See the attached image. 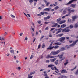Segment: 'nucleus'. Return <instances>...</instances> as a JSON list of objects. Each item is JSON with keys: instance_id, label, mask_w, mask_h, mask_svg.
I'll return each instance as SVG.
<instances>
[{"instance_id": "1", "label": "nucleus", "mask_w": 78, "mask_h": 78, "mask_svg": "<svg viewBox=\"0 0 78 78\" xmlns=\"http://www.w3.org/2000/svg\"><path fill=\"white\" fill-rule=\"evenodd\" d=\"M53 42H51L50 44V45L49 46V47L47 48V50H52V49H58L59 48V46L58 45H56L55 46L52 47L53 45Z\"/></svg>"}, {"instance_id": "2", "label": "nucleus", "mask_w": 78, "mask_h": 78, "mask_svg": "<svg viewBox=\"0 0 78 78\" xmlns=\"http://www.w3.org/2000/svg\"><path fill=\"white\" fill-rule=\"evenodd\" d=\"M65 11H68V12H69L68 13L69 14H70L72 12H75V10L74 9H72V8H70V7H68V8H65L64 10Z\"/></svg>"}, {"instance_id": "3", "label": "nucleus", "mask_w": 78, "mask_h": 78, "mask_svg": "<svg viewBox=\"0 0 78 78\" xmlns=\"http://www.w3.org/2000/svg\"><path fill=\"white\" fill-rule=\"evenodd\" d=\"M61 20V18L60 17L57 20V23H59V24H62L66 22V20Z\"/></svg>"}, {"instance_id": "4", "label": "nucleus", "mask_w": 78, "mask_h": 78, "mask_svg": "<svg viewBox=\"0 0 78 78\" xmlns=\"http://www.w3.org/2000/svg\"><path fill=\"white\" fill-rule=\"evenodd\" d=\"M58 30L62 31V32H65L66 33H67V32H69L70 31V29H67V27L63 29L60 28L58 29Z\"/></svg>"}, {"instance_id": "5", "label": "nucleus", "mask_w": 78, "mask_h": 78, "mask_svg": "<svg viewBox=\"0 0 78 78\" xmlns=\"http://www.w3.org/2000/svg\"><path fill=\"white\" fill-rule=\"evenodd\" d=\"M60 52V51L58 50L56 51H52L50 54L51 55H58Z\"/></svg>"}, {"instance_id": "6", "label": "nucleus", "mask_w": 78, "mask_h": 78, "mask_svg": "<svg viewBox=\"0 0 78 78\" xmlns=\"http://www.w3.org/2000/svg\"><path fill=\"white\" fill-rule=\"evenodd\" d=\"M66 39V38L64 37H62L58 39V41H60L62 43H64L65 42V41H64Z\"/></svg>"}, {"instance_id": "7", "label": "nucleus", "mask_w": 78, "mask_h": 78, "mask_svg": "<svg viewBox=\"0 0 78 78\" xmlns=\"http://www.w3.org/2000/svg\"><path fill=\"white\" fill-rule=\"evenodd\" d=\"M78 41V40H77L75 41H73V43H72V44H70L69 46L70 47H73V46L76 44Z\"/></svg>"}, {"instance_id": "8", "label": "nucleus", "mask_w": 78, "mask_h": 78, "mask_svg": "<svg viewBox=\"0 0 78 78\" xmlns=\"http://www.w3.org/2000/svg\"><path fill=\"white\" fill-rule=\"evenodd\" d=\"M56 56H51V55H47V56L46 57V58H56Z\"/></svg>"}, {"instance_id": "9", "label": "nucleus", "mask_w": 78, "mask_h": 78, "mask_svg": "<svg viewBox=\"0 0 78 78\" xmlns=\"http://www.w3.org/2000/svg\"><path fill=\"white\" fill-rule=\"evenodd\" d=\"M57 59V58H51L50 59V61L51 62H54Z\"/></svg>"}, {"instance_id": "10", "label": "nucleus", "mask_w": 78, "mask_h": 78, "mask_svg": "<svg viewBox=\"0 0 78 78\" xmlns=\"http://www.w3.org/2000/svg\"><path fill=\"white\" fill-rule=\"evenodd\" d=\"M78 18V16H75L72 17V19H73L72 21H75V20L76 19H77Z\"/></svg>"}, {"instance_id": "11", "label": "nucleus", "mask_w": 78, "mask_h": 78, "mask_svg": "<svg viewBox=\"0 0 78 78\" xmlns=\"http://www.w3.org/2000/svg\"><path fill=\"white\" fill-rule=\"evenodd\" d=\"M73 25L71 24L69 26L66 27V28H67L68 30L69 28H70V29H72V28H73Z\"/></svg>"}, {"instance_id": "12", "label": "nucleus", "mask_w": 78, "mask_h": 78, "mask_svg": "<svg viewBox=\"0 0 78 78\" xmlns=\"http://www.w3.org/2000/svg\"><path fill=\"white\" fill-rule=\"evenodd\" d=\"M50 16H47V17H44V20H45V21H47V20L48 19H50Z\"/></svg>"}, {"instance_id": "13", "label": "nucleus", "mask_w": 78, "mask_h": 78, "mask_svg": "<svg viewBox=\"0 0 78 78\" xmlns=\"http://www.w3.org/2000/svg\"><path fill=\"white\" fill-rule=\"evenodd\" d=\"M77 0H71L67 4V5H69V4H71L72 2H74V1H77Z\"/></svg>"}, {"instance_id": "14", "label": "nucleus", "mask_w": 78, "mask_h": 78, "mask_svg": "<svg viewBox=\"0 0 78 78\" xmlns=\"http://www.w3.org/2000/svg\"><path fill=\"white\" fill-rule=\"evenodd\" d=\"M64 35V34H59L56 35L57 37H61V36H62Z\"/></svg>"}, {"instance_id": "15", "label": "nucleus", "mask_w": 78, "mask_h": 78, "mask_svg": "<svg viewBox=\"0 0 78 78\" xmlns=\"http://www.w3.org/2000/svg\"><path fill=\"white\" fill-rule=\"evenodd\" d=\"M67 72L66 70H63L61 71V73H67Z\"/></svg>"}, {"instance_id": "16", "label": "nucleus", "mask_w": 78, "mask_h": 78, "mask_svg": "<svg viewBox=\"0 0 78 78\" xmlns=\"http://www.w3.org/2000/svg\"><path fill=\"white\" fill-rule=\"evenodd\" d=\"M58 26V23H56L53 24V25L52 26V27H56Z\"/></svg>"}, {"instance_id": "17", "label": "nucleus", "mask_w": 78, "mask_h": 78, "mask_svg": "<svg viewBox=\"0 0 78 78\" xmlns=\"http://www.w3.org/2000/svg\"><path fill=\"white\" fill-rule=\"evenodd\" d=\"M61 43H59V42H57L55 43L54 44H53V45H61Z\"/></svg>"}, {"instance_id": "18", "label": "nucleus", "mask_w": 78, "mask_h": 78, "mask_svg": "<svg viewBox=\"0 0 78 78\" xmlns=\"http://www.w3.org/2000/svg\"><path fill=\"white\" fill-rule=\"evenodd\" d=\"M50 9H51V8H45L44 9V11H50Z\"/></svg>"}, {"instance_id": "19", "label": "nucleus", "mask_w": 78, "mask_h": 78, "mask_svg": "<svg viewBox=\"0 0 78 78\" xmlns=\"http://www.w3.org/2000/svg\"><path fill=\"white\" fill-rule=\"evenodd\" d=\"M54 65L53 64H50L48 65V67L51 68L52 67H54Z\"/></svg>"}, {"instance_id": "20", "label": "nucleus", "mask_w": 78, "mask_h": 78, "mask_svg": "<svg viewBox=\"0 0 78 78\" xmlns=\"http://www.w3.org/2000/svg\"><path fill=\"white\" fill-rule=\"evenodd\" d=\"M0 40L1 41H4L5 40V37H0Z\"/></svg>"}, {"instance_id": "21", "label": "nucleus", "mask_w": 78, "mask_h": 78, "mask_svg": "<svg viewBox=\"0 0 78 78\" xmlns=\"http://www.w3.org/2000/svg\"><path fill=\"white\" fill-rule=\"evenodd\" d=\"M66 27V24H62L61 25V28H65Z\"/></svg>"}, {"instance_id": "22", "label": "nucleus", "mask_w": 78, "mask_h": 78, "mask_svg": "<svg viewBox=\"0 0 78 78\" xmlns=\"http://www.w3.org/2000/svg\"><path fill=\"white\" fill-rule=\"evenodd\" d=\"M45 43H43V44L42 45L41 47L42 48H45Z\"/></svg>"}, {"instance_id": "23", "label": "nucleus", "mask_w": 78, "mask_h": 78, "mask_svg": "<svg viewBox=\"0 0 78 78\" xmlns=\"http://www.w3.org/2000/svg\"><path fill=\"white\" fill-rule=\"evenodd\" d=\"M64 55V53H62L61 55H60L59 56V58H60L61 59L62 58L63 56V55Z\"/></svg>"}, {"instance_id": "24", "label": "nucleus", "mask_w": 78, "mask_h": 78, "mask_svg": "<svg viewBox=\"0 0 78 78\" xmlns=\"http://www.w3.org/2000/svg\"><path fill=\"white\" fill-rule=\"evenodd\" d=\"M75 28H78V22L77 23H76L75 25H74Z\"/></svg>"}, {"instance_id": "25", "label": "nucleus", "mask_w": 78, "mask_h": 78, "mask_svg": "<svg viewBox=\"0 0 78 78\" xmlns=\"http://www.w3.org/2000/svg\"><path fill=\"white\" fill-rule=\"evenodd\" d=\"M35 73V71H34L33 72H31L30 73V74H28V76H30V75H33V74H34Z\"/></svg>"}, {"instance_id": "26", "label": "nucleus", "mask_w": 78, "mask_h": 78, "mask_svg": "<svg viewBox=\"0 0 78 78\" xmlns=\"http://www.w3.org/2000/svg\"><path fill=\"white\" fill-rule=\"evenodd\" d=\"M76 6V4H71V7L73 8H75V6Z\"/></svg>"}, {"instance_id": "27", "label": "nucleus", "mask_w": 78, "mask_h": 78, "mask_svg": "<svg viewBox=\"0 0 78 78\" xmlns=\"http://www.w3.org/2000/svg\"><path fill=\"white\" fill-rule=\"evenodd\" d=\"M58 62H59L58 61V60H56L55 62V64L56 65H58Z\"/></svg>"}, {"instance_id": "28", "label": "nucleus", "mask_w": 78, "mask_h": 78, "mask_svg": "<svg viewBox=\"0 0 78 78\" xmlns=\"http://www.w3.org/2000/svg\"><path fill=\"white\" fill-rule=\"evenodd\" d=\"M69 63V62H68V60H66V62L64 64V66H66L67 64Z\"/></svg>"}, {"instance_id": "29", "label": "nucleus", "mask_w": 78, "mask_h": 78, "mask_svg": "<svg viewBox=\"0 0 78 78\" xmlns=\"http://www.w3.org/2000/svg\"><path fill=\"white\" fill-rule=\"evenodd\" d=\"M59 7L58 6H57L56 7H55L54 8V9H55V10H57V9H59Z\"/></svg>"}, {"instance_id": "30", "label": "nucleus", "mask_w": 78, "mask_h": 78, "mask_svg": "<svg viewBox=\"0 0 78 78\" xmlns=\"http://www.w3.org/2000/svg\"><path fill=\"white\" fill-rule=\"evenodd\" d=\"M61 50H62V51H64V50H66V48L64 47H62L61 48Z\"/></svg>"}, {"instance_id": "31", "label": "nucleus", "mask_w": 78, "mask_h": 78, "mask_svg": "<svg viewBox=\"0 0 78 78\" xmlns=\"http://www.w3.org/2000/svg\"><path fill=\"white\" fill-rule=\"evenodd\" d=\"M29 1V2L30 3V4H31V3H32V2H33V1H34V0H28Z\"/></svg>"}, {"instance_id": "32", "label": "nucleus", "mask_w": 78, "mask_h": 78, "mask_svg": "<svg viewBox=\"0 0 78 78\" xmlns=\"http://www.w3.org/2000/svg\"><path fill=\"white\" fill-rule=\"evenodd\" d=\"M77 66H76L74 68H73V69H71V71H73V70H75V69H76L77 67Z\"/></svg>"}, {"instance_id": "33", "label": "nucleus", "mask_w": 78, "mask_h": 78, "mask_svg": "<svg viewBox=\"0 0 78 78\" xmlns=\"http://www.w3.org/2000/svg\"><path fill=\"white\" fill-rule=\"evenodd\" d=\"M66 58V57H62L61 59V61H62L63 60H64Z\"/></svg>"}, {"instance_id": "34", "label": "nucleus", "mask_w": 78, "mask_h": 78, "mask_svg": "<svg viewBox=\"0 0 78 78\" xmlns=\"http://www.w3.org/2000/svg\"><path fill=\"white\" fill-rule=\"evenodd\" d=\"M66 13H67V11H66L65 10H64L63 11V14H66Z\"/></svg>"}, {"instance_id": "35", "label": "nucleus", "mask_w": 78, "mask_h": 78, "mask_svg": "<svg viewBox=\"0 0 78 78\" xmlns=\"http://www.w3.org/2000/svg\"><path fill=\"white\" fill-rule=\"evenodd\" d=\"M46 63H49L50 62V60H46Z\"/></svg>"}, {"instance_id": "36", "label": "nucleus", "mask_w": 78, "mask_h": 78, "mask_svg": "<svg viewBox=\"0 0 78 78\" xmlns=\"http://www.w3.org/2000/svg\"><path fill=\"white\" fill-rule=\"evenodd\" d=\"M54 68L55 70H57V71H58V72H59V70L55 66H54Z\"/></svg>"}, {"instance_id": "37", "label": "nucleus", "mask_w": 78, "mask_h": 78, "mask_svg": "<svg viewBox=\"0 0 78 78\" xmlns=\"http://www.w3.org/2000/svg\"><path fill=\"white\" fill-rule=\"evenodd\" d=\"M10 52H11V53H13L14 54V51L13 50H11L10 51Z\"/></svg>"}, {"instance_id": "38", "label": "nucleus", "mask_w": 78, "mask_h": 78, "mask_svg": "<svg viewBox=\"0 0 78 78\" xmlns=\"http://www.w3.org/2000/svg\"><path fill=\"white\" fill-rule=\"evenodd\" d=\"M49 4H50V3L48 2L47 3H46V6H48V5H49Z\"/></svg>"}, {"instance_id": "39", "label": "nucleus", "mask_w": 78, "mask_h": 78, "mask_svg": "<svg viewBox=\"0 0 78 78\" xmlns=\"http://www.w3.org/2000/svg\"><path fill=\"white\" fill-rule=\"evenodd\" d=\"M40 14H41V15H44V12H41Z\"/></svg>"}, {"instance_id": "40", "label": "nucleus", "mask_w": 78, "mask_h": 78, "mask_svg": "<svg viewBox=\"0 0 78 78\" xmlns=\"http://www.w3.org/2000/svg\"><path fill=\"white\" fill-rule=\"evenodd\" d=\"M66 48L68 49V48H70V47L69 46L67 45L66 46Z\"/></svg>"}, {"instance_id": "41", "label": "nucleus", "mask_w": 78, "mask_h": 78, "mask_svg": "<svg viewBox=\"0 0 78 78\" xmlns=\"http://www.w3.org/2000/svg\"><path fill=\"white\" fill-rule=\"evenodd\" d=\"M68 21L69 22H72V20H70L69 19H68Z\"/></svg>"}, {"instance_id": "42", "label": "nucleus", "mask_w": 78, "mask_h": 78, "mask_svg": "<svg viewBox=\"0 0 78 78\" xmlns=\"http://www.w3.org/2000/svg\"><path fill=\"white\" fill-rule=\"evenodd\" d=\"M11 16L13 18H15V16H14L12 14L11 15Z\"/></svg>"}, {"instance_id": "43", "label": "nucleus", "mask_w": 78, "mask_h": 78, "mask_svg": "<svg viewBox=\"0 0 78 78\" xmlns=\"http://www.w3.org/2000/svg\"><path fill=\"white\" fill-rule=\"evenodd\" d=\"M61 32V30H59L56 33V34H57Z\"/></svg>"}, {"instance_id": "44", "label": "nucleus", "mask_w": 78, "mask_h": 78, "mask_svg": "<svg viewBox=\"0 0 78 78\" xmlns=\"http://www.w3.org/2000/svg\"><path fill=\"white\" fill-rule=\"evenodd\" d=\"M75 75H78V69L77 70V72H76L75 73Z\"/></svg>"}, {"instance_id": "45", "label": "nucleus", "mask_w": 78, "mask_h": 78, "mask_svg": "<svg viewBox=\"0 0 78 78\" xmlns=\"http://www.w3.org/2000/svg\"><path fill=\"white\" fill-rule=\"evenodd\" d=\"M48 29H49L48 27H47L46 28H45V30H48Z\"/></svg>"}, {"instance_id": "46", "label": "nucleus", "mask_w": 78, "mask_h": 78, "mask_svg": "<svg viewBox=\"0 0 78 78\" xmlns=\"http://www.w3.org/2000/svg\"><path fill=\"white\" fill-rule=\"evenodd\" d=\"M44 75V76H47V73H45Z\"/></svg>"}, {"instance_id": "47", "label": "nucleus", "mask_w": 78, "mask_h": 78, "mask_svg": "<svg viewBox=\"0 0 78 78\" xmlns=\"http://www.w3.org/2000/svg\"><path fill=\"white\" fill-rule=\"evenodd\" d=\"M8 34V33H7V32H5L4 33V36H6V35H7Z\"/></svg>"}, {"instance_id": "48", "label": "nucleus", "mask_w": 78, "mask_h": 78, "mask_svg": "<svg viewBox=\"0 0 78 78\" xmlns=\"http://www.w3.org/2000/svg\"><path fill=\"white\" fill-rule=\"evenodd\" d=\"M44 13L45 14H48V13L47 12H44Z\"/></svg>"}, {"instance_id": "49", "label": "nucleus", "mask_w": 78, "mask_h": 78, "mask_svg": "<svg viewBox=\"0 0 78 78\" xmlns=\"http://www.w3.org/2000/svg\"><path fill=\"white\" fill-rule=\"evenodd\" d=\"M41 48V44H39V45H38V49H39V48Z\"/></svg>"}, {"instance_id": "50", "label": "nucleus", "mask_w": 78, "mask_h": 78, "mask_svg": "<svg viewBox=\"0 0 78 78\" xmlns=\"http://www.w3.org/2000/svg\"><path fill=\"white\" fill-rule=\"evenodd\" d=\"M33 57H34L33 55H31L30 57V59H32V58H33Z\"/></svg>"}, {"instance_id": "51", "label": "nucleus", "mask_w": 78, "mask_h": 78, "mask_svg": "<svg viewBox=\"0 0 78 78\" xmlns=\"http://www.w3.org/2000/svg\"><path fill=\"white\" fill-rule=\"evenodd\" d=\"M51 70H55V69L53 67H51Z\"/></svg>"}, {"instance_id": "52", "label": "nucleus", "mask_w": 78, "mask_h": 78, "mask_svg": "<svg viewBox=\"0 0 78 78\" xmlns=\"http://www.w3.org/2000/svg\"><path fill=\"white\" fill-rule=\"evenodd\" d=\"M31 29H32V31H33L34 33V28H31Z\"/></svg>"}, {"instance_id": "53", "label": "nucleus", "mask_w": 78, "mask_h": 78, "mask_svg": "<svg viewBox=\"0 0 78 78\" xmlns=\"http://www.w3.org/2000/svg\"><path fill=\"white\" fill-rule=\"evenodd\" d=\"M50 23V22H46L44 23H45V24H48V23Z\"/></svg>"}, {"instance_id": "54", "label": "nucleus", "mask_w": 78, "mask_h": 78, "mask_svg": "<svg viewBox=\"0 0 78 78\" xmlns=\"http://www.w3.org/2000/svg\"><path fill=\"white\" fill-rule=\"evenodd\" d=\"M49 37H52V35H51V34H50L49 35Z\"/></svg>"}, {"instance_id": "55", "label": "nucleus", "mask_w": 78, "mask_h": 78, "mask_svg": "<svg viewBox=\"0 0 78 78\" xmlns=\"http://www.w3.org/2000/svg\"><path fill=\"white\" fill-rule=\"evenodd\" d=\"M44 37V36H42V37H41V38H40V40H42V39H43Z\"/></svg>"}, {"instance_id": "56", "label": "nucleus", "mask_w": 78, "mask_h": 78, "mask_svg": "<svg viewBox=\"0 0 78 78\" xmlns=\"http://www.w3.org/2000/svg\"><path fill=\"white\" fill-rule=\"evenodd\" d=\"M33 78V76H29L28 78Z\"/></svg>"}, {"instance_id": "57", "label": "nucleus", "mask_w": 78, "mask_h": 78, "mask_svg": "<svg viewBox=\"0 0 78 78\" xmlns=\"http://www.w3.org/2000/svg\"><path fill=\"white\" fill-rule=\"evenodd\" d=\"M55 28H51V29L50 30V31H53V30H54V29H55Z\"/></svg>"}, {"instance_id": "58", "label": "nucleus", "mask_w": 78, "mask_h": 78, "mask_svg": "<svg viewBox=\"0 0 78 78\" xmlns=\"http://www.w3.org/2000/svg\"><path fill=\"white\" fill-rule=\"evenodd\" d=\"M35 40H36V38H34V39L33 41V42L34 43V41H35Z\"/></svg>"}, {"instance_id": "59", "label": "nucleus", "mask_w": 78, "mask_h": 78, "mask_svg": "<svg viewBox=\"0 0 78 78\" xmlns=\"http://www.w3.org/2000/svg\"><path fill=\"white\" fill-rule=\"evenodd\" d=\"M65 38H66V39H69V37H66Z\"/></svg>"}, {"instance_id": "60", "label": "nucleus", "mask_w": 78, "mask_h": 78, "mask_svg": "<svg viewBox=\"0 0 78 78\" xmlns=\"http://www.w3.org/2000/svg\"><path fill=\"white\" fill-rule=\"evenodd\" d=\"M70 14H69L68 13V14H67L66 15H65V17H66V16H70Z\"/></svg>"}, {"instance_id": "61", "label": "nucleus", "mask_w": 78, "mask_h": 78, "mask_svg": "<svg viewBox=\"0 0 78 78\" xmlns=\"http://www.w3.org/2000/svg\"><path fill=\"white\" fill-rule=\"evenodd\" d=\"M22 34H23V33H21L20 34V35L21 36H22Z\"/></svg>"}, {"instance_id": "62", "label": "nucleus", "mask_w": 78, "mask_h": 78, "mask_svg": "<svg viewBox=\"0 0 78 78\" xmlns=\"http://www.w3.org/2000/svg\"><path fill=\"white\" fill-rule=\"evenodd\" d=\"M36 35H37L38 34V32L36 31Z\"/></svg>"}, {"instance_id": "63", "label": "nucleus", "mask_w": 78, "mask_h": 78, "mask_svg": "<svg viewBox=\"0 0 78 78\" xmlns=\"http://www.w3.org/2000/svg\"><path fill=\"white\" fill-rule=\"evenodd\" d=\"M73 42V41L72 40H71L69 41L70 43H72Z\"/></svg>"}, {"instance_id": "64", "label": "nucleus", "mask_w": 78, "mask_h": 78, "mask_svg": "<svg viewBox=\"0 0 78 78\" xmlns=\"http://www.w3.org/2000/svg\"><path fill=\"white\" fill-rule=\"evenodd\" d=\"M25 40H28V38L27 37H26L25 39Z\"/></svg>"}]
</instances>
